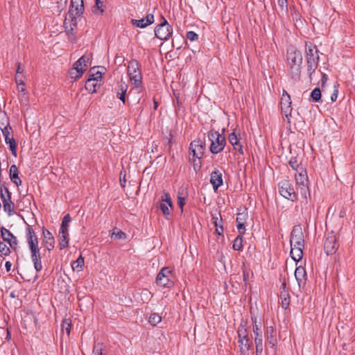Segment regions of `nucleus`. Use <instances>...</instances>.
Wrapping results in <instances>:
<instances>
[{"instance_id":"nucleus-1","label":"nucleus","mask_w":355,"mask_h":355,"mask_svg":"<svg viewBox=\"0 0 355 355\" xmlns=\"http://www.w3.org/2000/svg\"><path fill=\"white\" fill-rule=\"evenodd\" d=\"M26 240L31 252V259L33 263L36 273L32 275L31 272L24 271V274H21V277L27 282H35L38 278L37 273L42 270V257L40 248L38 246L37 236L31 226H28L26 229Z\"/></svg>"},{"instance_id":"nucleus-2","label":"nucleus","mask_w":355,"mask_h":355,"mask_svg":"<svg viewBox=\"0 0 355 355\" xmlns=\"http://www.w3.org/2000/svg\"><path fill=\"white\" fill-rule=\"evenodd\" d=\"M287 61L290 66L291 78L295 80H300L302 63V53L295 48L291 47L287 51Z\"/></svg>"},{"instance_id":"nucleus-3","label":"nucleus","mask_w":355,"mask_h":355,"mask_svg":"<svg viewBox=\"0 0 355 355\" xmlns=\"http://www.w3.org/2000/svg\"><path fill=\"white\" fill-rule=\"evenodd\" d=\"M205 149V144L200 139H195L191 142L189 146V162L193 163V167L196 172H198L201 168L200 159L204 155Z\"/></svg>"},{"instance_id":"nucleus-4","label":"nucleus","mask_w":355,"mask_h":355,"mask_svg":"<svg viewBox=\"0 0 355 355\" xmlns=\"http://www.w3.org/2000/svg\"><path fill=\"white\" fill-rule=\"evenodd\" d=\"M306 58H307V73L310 80L313 79V74L318 68L319 62V52L316 46L311 44H306Z\"/></svg>"},{"instance_id":"nucleus-5","label":"nucleus","mask_w":355,"mask_h":355,"mask_svg":"<svg viewBox=\"0 0 355 355\" xmlns=\"http://www.w3.org/2000/svg\"><path fill=\"white\" fill-rule=\"evenodd\" d=\"M207 137L211 141L209 150L211 153L217 154L223 150L226 145V139L223 134L211 130L209 131Z\"/></svg>"},{"instance_id":"nucleus-6","label":"nucleus","mask_w":355,"mask_h":355,"mask_svg":"<svg viewBox=\"0 0 355 355\" xmlns=\"http://www.w3.org/2000/svg\"><path fill=\"white\" fill-rule=\"evenodd\" d=\"M128 74L132 85L136 88L141 85L142 76L140 71V64L136 60H131L128 66Z\"/></svg>"},{"instance_id":"nucleus-7","label":"nucleus","mask_w":355,"mask_h":355,"mask_svg":"<svg viewBox=\"0 0 355 355\" xmlns=\"http://www.w3.org/2000/svg\"><path fill=\"white\" fill-rule=\"evenodd\" d=\"M253 322L252 331L256 347V355H261L263 350V335L261 323H258L256 318H252Z\"/></svg>"},{"instance_id":"nucleus-8","label":"nucleus","mask_w":355,"mask_h":355,"mask_svg":"<svg viewBox=\"0 0 355 355\" xmlns=\"http://www.w3.org/2000/svg\"><path fill=\"white\" fill-rule=\"evenodd\" d=\"M279 192L284 198L295 201L297 199V196L294 191L291 182L288 180H282L278 184Z\"/></svg>"},{"instance_id":"nucleus-9","label":"nucleus","mask_w":355,"mask_h":355,"mask_svg":"<svg viewBox=\"0 0 355 355\" xmlns=\"http://www.w3.org/2000/svg\"><path fill=\"white\" fill-rule=\"evenodd\" d=\"M163 21L155 28V35L160 40H167L173 33V28L166 19L162 17Z\"/></svg>"},{"instance_id":"nucleus-10","label":"nucleus","mask_w":355,"mask_h":355,"mask_svg":"<svg viewBox=\"0 0 355 355\" xmlns=\"http://www.w3.org/2000/svg\"><path fill=\"white\" fill-rule=\"evenodd\" d=\"M84 11V5L83 0H71V8L68 12L67 16L71 19L73 26L76 24V17H80Z\"/></svg>"},{"instance_id":"nucleus-11","label":"nucleus","mask_w":355,"mask_h":355,"mask_svg":"<svg viewBox=\"0 0 355 355\" xmlns=\"http://www.w3.org/2000/svg\"><path fill=\"white\" fill-rule=\"evenodd\" d=\"M173 277L172 270L168 267H164L157 274L156 283L160 286L170 287V284H172Z\"/></svg>"},{"instance_id":"nucleus-12","label":"nucleus","mask_w":355,"mask_h":355,"mask_svg":"<svg viewBox=\"0 0 355 355\" xmlns=\"http://www.w3.org/2000/svg\"><path fill=\"white\" fill-rule=\"evenodd\" d=\"M296 184L300 187L301 193L304 198H306L308 190V177L306 171L302 167H300L299 171L295 174Z\"/></svg>"},{"instance_id":"nucleus-13","label":"nucleus","mask_w":355,"mask_h":355,"mask_svg":"<svg viewBox=\"0 0 355 355\" xmlns=\"http://www.w3.org/2000/svg\"><path fill=\"white\" fill-rule=\"evenodd\" d=\"M338 245L336 234L331 232H329L325 236L324 243V250L327 255H331L336 253Z\"/></svg>"},{"instance_id":"nucleus-14","label":"nucleus","mask_w":355,"mask_h":355,"mask_svg":"<svg viewBox=\"0 0 355 355\" xmlns=\"http://www.w3.org/2000/svg\"><path fill=\"white\" fill-rule=\"evenodd\" d=\"M291 246L304 247V239L302 230L300 226L293 227L290 239Z\"/></svg>"},{"instance_id":"nucleus-15","label":"nucleus","mask_w":355,"mask_h":355,"mask_svg":"<svg viewBox=\"0 0 355 355\" xmlns=\"http://www.w3.org/2000/svg\"><path fill=\"white\" fill-rule=\"evenodd\" d=\"M1 236L3 241L7 242L10 248L15 251L17 250L18 247V241L17 237L8 229L4 227L1 228Z\"/></svg>"},{"instance_id":"nucleus-16","label":"nucleus","mask_w":355,"mask_h":355,"mask_svg":"<svg viewBox=\"0 0 355 355\" xmlns=\"http://www.w3.org/2000/svg\"><path fill=\"white\" fill-rule=\"evenodd\" d=\"M12 127H8L7 128H4V130H1L3 135L5 139V142L9 145L10 150L12 152V154L15 156L17 155V143L15 139L12 137H10V135L12 133Z\"/></svg>"},{"instance_id":"nucleus-17","label":"nucleus","mask_w":355,"mask_h":355,"mask_svg":"<svg viewBox=\"0 0 355 355\" xmlns=\"http://www.w3.org/2000/svg\"><path fill=\"white\" fill-rule=\"evenodd\" d=\"M170 208L173 207L172 200L168 193L164 191L161 197V202L159 204V208L162 210L164 216L170 214Z\"/></svg>"},{"instance_id":"nucleus-18","label":"nucleus","mask_w":355,"mask_h":355,"mask_svg":"<svg viewBox=\"0 0 355 355\" xmlns=\"http://www.w3.org/2000/svg\"><path fill=\"white\" fill-rule=\"evenodd\" d=\"M128 89V84L123 80H121L116 85V86L114 88V92L116 94V96L120 99L123 104L126 103V93L127 90Z\"/></svg>"},{"instance_id":"nucleus-19","label":"nucleus","mask_w":355,"mask_h":355,"mask_svg":"<svg viewBox=\"0 0 355 355\" xmlns=\"http://www.w3.org/2000/svg\"><path fill=\"white\" fill-rule=\"evenodd\" d=\"M291 103H292L290 95L285 90H284L281 98V108L282 111L285 114L286 116L291 114Z\"/></svg>"},{"instance_id":"nucleus-20","label":"nucleus","mask_w":355,"mask_h":355,"mask_svg":"<svg viewBox=\"0 0 355 355\" xmlns=\"http://www.w3.org/2000/svg\"><path fill=\"white\" fill-rule=\"evenodd\" d=\"M12 198L8 194V196H4L2 193L1 195V200L3 203V210L8 214L9 216L15 214V204L12 201Z\"/></svg>"},{"instance_id":"nucleus-21","label":"nucleus","mask_w":355,"mask_h":355,"mask_svg":"<svg viewBox=\"0 0 355 355\" xmlns=\"http://www.w3.org/2000/svg\"><path fill=\"white\" fill-rule=\"evenodd\" d=\"M265 336L266 337V345H270V347H274L277 343L275 329L272 326L268 327Z\"/></svg>"},{"instance_id":"nucleus-22","label":"nucleus","mask_w":355,"mask_h":355,"mask_svg":"<svg viewBox=\"0 0 355 355\" xmlns=\"http://www.w3.org/2000/svg\"><path fill=\"white\" fill-rule=\"evenodd\" d=\"M223 174L219 170H214L211 173L210 183L211 184L214 191H216L223 185Z\"/></svg>"},{"instance_id":"nucleus-23","label":"nucleus","mask_w":355,"mask_h":355,"mask_svg":"<svg viewBox=\"0 0 355 355\" xmlns=\"http://www.w3.org/2000/svg\"><path fill=\"white\" fill-rule=\"evenodd\" d=\"M154 15L153 14H148L146 17L141 19H132L131 23L133 26L139 28H145L154 22Z\"/></svg>"},{"instance_id":"nucleus-24","label":"nucleus","mask_w":355,"mask_h":355,"mask_svg":"<svg viewBox=\"0 0 355 355\" xmlns=\"http://www.w3.org/2000/svg\"><path fill=\"white\" fill-rule=\"evenodd\" d=\"M86 70V67L83 66L82 63L79 64V60H78L74 63L73 68L70 71L71 78H79Z\"/></svg>"},{"instance_id":"nucleus-25","label":"nucleus","mask_w":355,"mask_h":355,"mask_svg":"<svg viewBox=\"0 0 355 355\" xmlns=\"http://www.w3.org/2000/svg\"><path fill=\"white\" fill-rule=\"evenodd\" d=\"M295 277L297 282L300 288L304 286L306 280V270L302 266L297 267L295 270Z\"/></svg>"},{"instance_id":"nucleus-26","label":"nucleus","mask_w":355,"mask_h":355,"mask_svg":"<svg viewBox=\"0 0 355 355\" xmlns=\"http://www.w3.org/2000/svg\"><path fill=\"white\" fill-rule=\"evenodd\" d=\"M44 244L48 251L53 249L55 245L54 237L47 230L43 229Z\"/></svg>"},{"instance_id":"nucleus-27","label":"nucleus","mask_w":355,"mask_h":355,"mask_svg":"<svg viewBox=\"0 0 355 355\" xmlns=\"http://www.w3.org/2000/svg\"><path fill=\"white\" fill-rule=\"evenodd\" d=\"M9 176L12 182H13L17 187L21 185V180L19 177V170L16 165L12 164L10 167Z\"/></svg>"},{"instance_id":"nucleus-28","label":"nucleus","mask_w":355,"mask_h":355,"mask_svg":"<svg viewBox=\"0 0 355 355\" xmlns=\"http://www.w3.org/2000/svg\"><path fill=\"white\" fill-rule=\"evenodd\" d=\"M228 139L236 150H238L241 154H243L242 146L239 141V135L236 134L235 131L229 135Z\"/></svg>"},{"instance_id":"nucleus-29","label":"nucleus","mask_w":355,"mask_h":355,"mask_svg":"<svg viewBox=\"0 0 355 355\" xmlns=\"http://www.w3.org/2000/svg\"><path fill=\"white\" fill-rule=\"evenodd\" d=\"M59 247L60 250L66 248L69 245V231L60 230L58 236Z\"/></svg>"},{"instance_id":"nucleus-30","label":"nucleus","mask_w":355,"mask_h":355,"mask_svg":"<svg viewBox=\"0 0 355 355\" xmlns=\"http://www.w3.org/2000/svg\"><path fill=\"white\" fill-rule=\"evenodd\" d=\"M99 87L100 84L96 81V79L91 78L87 80L85 85V89L92 94L95 93Z\"/></svg>"},{"instance_id":"nucleus-31","label":"nucleus","mask_w":355,"mask_h":355,"mask_svg":"<svg viewBox=\"0 0 355 355\" xmlns=\"http://www.w3.org/2000/svg\"><path fill=\"white\" fill-rule=\"evenodd\" d=\"M304 247L291 246V256L292 259L296 261L302 259L303 256Z\"/></svg>"},{"instance_id":"nucleus-32","label":"nucleus","mask_w":355,"mask_h":355,"mask_svg":"<svg viewBox=\"0 0 355 355\" xmlns=\"http://www.w3.org/2000/svg\"><path fill=\"white\" fill-rule=\"evenodd\" d=\"M238 343L241 354L243 355H249L248 351L251 347L250 339L239 340Z\"/></svg>"},{"instance_id":"nucleus-33","label":"nucleus","mask_w":355,"mask_h":355,"mask_svg":"<svg viewBox=\"0 0 355 355\" xmlns=\"http://www.w3.org/2000/svg\"><path fill=\"white\" fill-rule=\"evenodd\" d=\"M211 219L213 220V223L216 227V231H218V227H220V230H223L222 225V218L219 212L216 211L215 213L211 214Z\"/></svg>"},{"instance_id":"nucleus-34","label":"nucleus","mask_w":355,"mask_h":355,"mask_svg":"<svg viewBox=\"0 0 355 355\" xmlns=\"http://www.w3.org/2000/svg\"><path fill=\"white\" fill-rule=\"evenodd\" d=\"M105 0H95V4L92 8L94 14L98 15L104 12L103 6Z\"/></svg>"},{"instance_id":"nucleus-35","label":"nucleus","mask_w":355,"mask_h":355,"mask_svg":"<svg viewBox=\"0 0 355 355\" xmlns=\"http://www.w3.org/2000/svg\"><path fill=\"white\" fill-rule=\"evenodd\" d=\"M84 259L80 255L76 261H73L71 263V268L73 271H82L84 266Z\"/></svg>"},{"instance_id":"nucleus-36","label":"nucleus","mask_w":355,"mask_h":355,"mask_svg":"<svg viewBox=\"0 0 355 355\" xmlns=\"http://www.w3.org/2000/svg\"><path fill=\"white\" fill-rule=\"evenodd\" d=\"M15 81L16 83L18 85L17 89L19 92V97L24 98L25 96L24 92L26 91V89L24 87V80L19 77V75L16 74L15 76Z\"/></svg>"},{"instance_id":"nucleus-37","label":"nucleus","mask_w":355,"mask_h":355,"mask_svg":"<svg viewBox=\"0 0 355 355\" xmlns=\"http://www.w3.org/2000/svg\"><path fill=\"white\" fill-rule=\"evenodd\" d=\"M8 127H10L8 117L5 112H0V130H3Z\"/></svg>"},{"instance_id":"nucleus-38","label":"nucleus","mask_w":355,"mask_h":355,"mask_svg":"<svg viewBox=\"0 0 355 355\" xmlns=\"http://www.w3.org/2000/svg\"><path fill=\"white\" fill-rule=\"evenodd\" d=\"M71 221V217L69 214H66L62 221L60 230L69 231V223Z\"/></svg>"},{"instance_id":"nucleus-39","label":"nucleus","mask_w":355,"mask_h":355,"mask_svg":"<svg viewBox=\"0 0 355 355\" xmlns=\"http://www.w3.org/2000/svg\"><path fill=\"white\" fill-rule=\"evenodd\" d=\"M71 328V321L69 318L64 319L62 324V330L66 331L67 336L70 335Z\"/></svg>"},{"instance_id":"nucleus-40","label":"nucleus","mask_w":355,"mask_h":355,"mask_svg":"<svg viewBox=\"0 0 355 355\" xmlns=\"http://www.w3.org/2000/svg\"><path fill=\"white\" fill-rule=\"evenodd\" d=\"M233 249L234 250H241L243 248V238L241 235L237 236L233 243Z\"/></svg>"},{"instance_id":"nucleus-41","label":"nucleus","mask_w":355,"mask_h":355,"mask_svg":"<svg viewBox=\"0 0 355 355\" xmlns=\"http://www.w3.org/2000/svg\"><path fill=\"white\" fill-rule=\"evenodd\" d=\"M239 340L249 339L247 329L243 326H240L238 329Z\"/></svg>"},{"instance_id":"nucleus-42","label":"nucleus","mask_w":355,"mask_h":355,"mask_svg":"<svg viewBox=\"0 0 355 355\" xmlns=\"http://www.w3.org/2000/svg\"><path fill=\"white\" fill-rule=\"evenodd\" d=\"M311 98L314 102H319L321 98V91L319 88H315L311 93Z\"/></svg>"},{"instance_id":"nucleus-43","label":"nucleus","mask_w":355,"mask_h":355,"mask_svg":"<svg viewBox=\"0 0 355 355\" xmlns=\"http://www.w3.org/2000/svg\"><path fill=\"white\" fill-rule=\"evenodd\" d=\"M161 320L162 318L157 313H152L149 317V322L154 326L159 323Z\"/></svg>"},{"instance_id":"nucleus-44","label":"nucleus","mask_w":355,"mask_h":355,"mask_svg":"<svg viewBox=\"0 0 355 355\" xmlns=\"http://www.w3.org/2000/svg\"><path fill=\"white\" fill-rule=\"evenodd\" d=\"M91 59H92V55L90 53H85L78 59L79 64L82 63L83 64V66H85V67H86V68H87V63H89L91 61Z\"/></svg>"},{"instance_id":"nucleus-45","label":"nucleus","mask_w":355,"mask_h":355,"mask_svg":"<svg viewBox=\"0 0 355 355\" xmlns=\"http://www.w3.org/2000/svg\"><path fill=\"white\" fill-rule=\"evenodd\" d=\"M104 346L102 343H97L94 345L93 353L94 355H104Z\"/></svg>"},{"instance_id":"nucleus-46","label":"nucleus","mask_w":355,"mask_h":355,"mask_svg":"<svg viewBox=\"0 0 355 355\" xmlns=\"http://www.w3.org/2000/svg\"><path fill=\"white\" fill-rule=\"evenodd\" d=\"M0 254L1 256H8L10 254V250L3 242H0Z\"/></svg>"},{"instance_id":"nucleus-47","label":"nucleus","mask_w":355,"mask_h":355,"mask_svg":"<svg viewBox=\"0 0 355 355\" xmlns=\"http://www.w3.org/2000/svg\"><path fill=\"white\" fill-rule=\"evenodd\" d=\"M111 236L115 239H125L126 238L125 234L119 230H118L116 232L114 231L112 233Z\"/></svg>"},{"instance_id":"nucleus-48","label":"nucleus","mask_w":355,"mask_h":355,"mask_svg":"<svg viewBox=\"0 0 355 355\" xmlns=\"http://www.w3.org/2000/svg\"><path fill=\"white\" fill-rule=\"evenodd\" d=\"M288 164L293 170H295L297 172L299 171L300 167L296 157H291L288 162Z\"/></svg>"},{"instance_id":"nucleus-49","label":"nucleus","mask_w":355,"mask_h":355,"mask_svg":"<svg viewBox=\"0 0 355 355\" xmlns=\"http://www.w3.org/2000/svg\"><path fill=\"white\" fill-rule=\"evenodd\" d=\"M1 193L6 197L8 196V194L10 196V197L12 196L11 192L8 190L5 184H0V196Z\"/></svg>"},{"instance_id":"nucleus-50","label":"nucleus","mask_w":355,"mask_h":355,"mask_svg":"<svg viewBox=\"0 0 355 355\" xmlns=\"http://www.w3.org/2000/svg\"><path fill=\"white\" fill-rule=\"evenodd\" d=\"M187 38L190 41H196L198 39V35L193 31H189L187 33Z\"/></svg>"},{"instance_id":"nucleus-51","label":"nucleus","mask_w":355,"mask_h":355,"mask_svg":"<svg viewBox=\"0 0 355 355\" xmlns=\"http://www.w3.org/2000/svg\"><path fill=\"white\" fill-rule=\"evenodd\" d=\"M236 227L239 232V235H242L245 232V222L243 223H236Z\"/></svg>"},{"instance_id":"nucleus-52","label":"nucleus","mask_w":355,"mask_h":355,"mask_svg":"<svg viewBox=\"0 0 355 355\" xmlns=\"http://www.w3.org/2000/svg\"><path fill=\"white\" fill-rule=\"evenodd\" d=\"M67 34L68 35V39L71 42H73L75 41L74 39V33H73V28L71 26L69 30L67 31Z\"/></svg>"},{"instance_id":"nucleus-53","label":"nucleus","mask_w":355,"mask_h":355,"mask_svg":"<svg viewBox=\"0 0 355 355\" xmlns=\"http://www.w3.org/2000/svg\"><path fill=\"white\" fill-rule=\"evenodd\" d=\"M178 204L179 207L182 209L184 205H185V198L184 197L178 196Z\"/></svg>"},{"instance_id":"nucleus-54","label":"nucleus","mask_w":355,"mask_h":355,"mask_svg":"<svg viewBox=\"0 0 355 355\" xmlns=\"http://www.w3.org/2000/svg\"><path fill=\"white\" fill-rule=\"evenodd\" d=\"M277 3L282 10L287 8V0H277Z\"/></svg>"},{"instance_id":"nucleus-55","label":"nucleus","mask_w":355,"mask_h":355,"mask_svg":"<svg viewBox=\"0 0 355 355\" xmlns=\"http://www.w3.org/2000/svg\"><path fill=\"white\" fill-rule=\"evenodd\" d=\"M89 78L96 79V81L98 83V80L102 78V75L101 72L98 71L96 73L90 75Z\"/></svg>"},{"instance_id":"nucleus-56","label":"nucleus","mask_w":355,"mask_h":355,"mask_svg":"<svg viewBox=\"0 0 355 355\" xmlns=\"http://www.w3.org/2000/svg\"><path fill=\"white\" fill-rule=\"evenodd\" d=\"M245 222V214H239L236 218V223Z\"/></svg>"},{"instance_id":"nucleus-57","label":"nucleus","mask_w":355,"mask_h":355,"mask_svg":"<svg viewBox=\"0 0 355 355\" xmlns=\"http://www.w3.org/2000/svg\"><path fill=\"white\" fill-rule=\"evenodd\" d=\"M321 85L323 87L328 80L327 75L326 73H322Z\"/></svg>"},{"instance_id":"nucleus-58","label":"nucleus","mask_w":355,"mask_h":355,"mask_svg":"<svg viewBox=\"0 0 355 355\" xmlns=\"http://www.w3.org/2000/svg\"><path fill=\"white\" fill-rule=\"evenodd\" d=\"M338 89H335L333 92V94L331 96V101H336L338 97Z\"/></svg>"},{"instance_id":"nucleus-59","label":"nucleus","mask_w":355,"mask_h":355,"mask_svg":"<svg viewBox=\"0 0 355 355\" xmlns=\"http://www.w3.org/2000/svg\"><path fill=\"white\" fill-rule=\"evenodd\" d=\"M120 182H121V186L123 187H125L126 180L125 178V175H123V177H122V172H121V173H120Z\"/></svg>"},{"instance_id":"nucleus-60","label":"nucleus","mask_w":355,"mask_h":355,"mask_svg":"<svg viewBox=\"0 0 355 355\" xmlns=\"http://www.w3.org/2000/svg\"><path fill=\"white\" fill-rule=\"evenodd\" d=\"M11 266H12V263L10 261H6L5 263V268L6 269V271L7 272H9L10 270V268H11Z\"/></svg>"},{"instance_id":"nucleus-61","label":"nucleus","mask_w":355,"mask_h":355,"mask_svg":"<svg viewBox=\"0 0 355 355\" xmlns=\"http://www.w3.org/2000/svg\"><path fill=\"white\" fill-rule=\"evenodd\" d=\"M21 73H22V70L21 69L20 63L18 62L17 63V74L19 75Z\"/></svg>"},{"instance_id":"nucleus-62","label":"nucleus","mask_w":355,"mask_h":355,"mask_svg":"<svg viewBox=\"0 0 355 355\" xmlns=\"http://www.w3.org/2000/svg\"><path fill=\"white\" fill-rule=\"evenodd\" d=\"M169 137H170V139H169V140H168V146H169V147H171V139H172V137H173V136H172V135H171V134H170V135H169Z\"/></svg>"},{"instance_id":"nucleus-63","label":"nucleus","mask_w":355,"mask_h":355,"mask_svg":"<svg viewBox=\"0 0 355 355\" xmlns=\"http://www.w3.org/2000/svg\"><path fill=\"white\" fill-rule=\"evenodd\" d=\"M216 233L218 234V235H221L223 232V230H220V227H218V231H216Z\"/></svg>"},{"instance_id":"nucleus-64","label":"nucleus","mask_w":355,"mask_h":355,"mask_svg":"<svg viewBox=\"0 0 355 355\" xmlns=\"http://www.w3.org/2000/svg\"><path fill=\"white\" fill-rule=\"evenodd\" d=\"M282 303H283V305H288V302L287 301V300L286 298L284 299V301Z\"/></svg>"}]
</instances>
